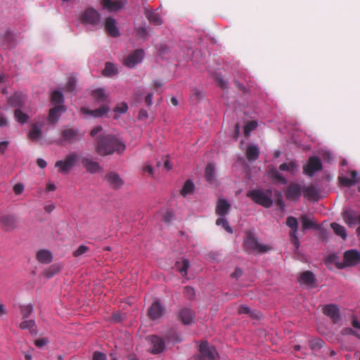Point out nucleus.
<instances>
[{"label":"nucleus","instance_id":"1","mask_svg":"<svg viewBox=\"0 0 360 360\" xmlns=\"http://www.w3.org/2000/svg\"><path fill=\"white\" fill-rule=\"evenodd\" d=\"M126 148L125 144L118 138L110 134L102 135L97 139L96 150L101 156L122 153Z\"/></svg>","mask_w":360,"mask_h":360},{"label":"nucleus","instance_id":"2","mask_svg":"<svg viewBox=\"0 0 360 360\" xmlns=\"http://www.w3.org/2000/svg\"><path fill=\"white\" fill-rule=\"evenodd\" d=\"M243 249L248 254H263L272 250L269 245L259 243L257 238L250 230L245 231L243 241Z\"/></svg>","mask_w":360,"mask_h":360},{"label":"nucleus","instance_id":"3","mask_svg":"<svg viewBox=\"0 0 360 360\" xmlns=\"http://www.w3.org/2000/svg\"><path fill=\"white\" fill-rule=\"evenodd\" d=\"M291 229L289 231L290 240L292 245L295 248V252L300 248L299 238L304 234L305 230L309 228H313L319 231V238L322 240H326L327 238V231L323 226H302L299 230V226H290Z\"/></svg>","mask_w":360,"mask_h":360},{"label":"nucleus","instance_id":"4","mask_svg":"<svg viewBox=\"0 0 360 360\" xmlns=\"http://www.w3.org/2000/svg\"><path fill=\"white\" fill-rule=\"evenodd\" d=\"M199 353L193 356L194 360H219L220 356L216 347L207 340H202L198 345Z\"/></svg>","mask_w":360,"mask_h":360},{"label":"nucleus","instance_id":"5","mask_svg":"<svg viewBox=\"0 0 360 360\" xmlns=\"http://www.w3.org/2000/svg\"><path fill=\"white\" fill-rule=\"evenodd\" d=\"M247 196L255 203L266 208L270 207L273 204L272 191L270 189L250 191L247 193Z\"/></svg>","mask_w":360,"mask_h":360},{"label":"nucleus","instance_id":"6","mask_svg":"<svg viewBox=\"0 0 360 360\" xmlns=\"http://www.w3.org/2000/svg\"><path fill=\"white\" fill-rule=\"evenodd\" d=\"M79 159L76 153H71L66 155L63 160H58L56 162L55 167L58 168V172L62 174H68L71 169L75 165Z\"/></svg>","mask_w":360,"mask_h":360},{"label":"nucleus","instance_id":"7","mask_svg":"<svg viewBox=\"0 0 360 360\" xmlns=\"http://www.w3.org/2000/svg\"><path fill=\"white\" fill-rule=\"evenodd\" d=\"M84 132H80L78 129L66 128L60 132V141L73 143L79 141L84 136Z\"/></svg>","mask_w":360,"mask_h":360},{"label":"nucleus","instance_id":"8","mask_svg":"<svg viewBox=\"0 0 360 360\" xmlns=\"http://www.w3.org/2000/svg\"><path fill=\"white\" fill-rule=\"evenodd\" d=\"M323 313L328 316L334 324L338 323L341 320L340 308L335 304L324 305L323 307Z\"/></svg>","mask_w":360,"mask_h":360},{"label":"nucleus","instance_id":"9","mask_svg":"<svg viewBox=\"0 0 360 360\" xmlns=\"http://www.w3.org/2000/svg\"><path fill=\"white\" fill-rule=\"evenodd\" d=\"M146 340L150 342L152 348L150 352L153 354H158L162 353L165 349V340L156 335H149Z\"/></svg>","mask_w":360,"mask_h":360},{"label":"nucleus","instance_id":"10","mask_svg":"<svg viewBox=\"0 0 360 360\" xmlns=\"http://www.w3.org/2000/svg\"><path fill=\"white\" fill-rule=\"evenodd\" d=\"M322 169V164L320 159L317 157H310L308 164L304 166V173L309 176H312L315 172Z\"/></svg>","mask_w":360,"mask_h":360},{"label":"nucleus","instance_id":"11","mask_svg":"<svg viewBox=\"0 0 360 360\" xmlns=\"http://www.w3.org/2000/svg\"><path fill=\"white\" fill-rule=\"evenodd\" d=\"M100 13L93 8H88L82 15V21L84 23L96 25L99 23Z\"/></svg>","mask_w":360,"mask_h":360},{"label":"nucleus","instance_id":"12","mask_svg":"<svg viewBox=\"0 0 360 360\" xmlns=\"http://www.w3.org/2000/svg\"><path fill=\"white\" fill-rule=\"evenodd\" d=\"M143 55L144 52L142 49H136L124 58L123 64L128 68H134L142 60Z\"/></svg>","mask_w":360,"mask_h":360},{"label":"nucleus","instance_id":"13","mask_svg":"<svg viewBox=\"0 0 360 360\" xmlns=\"http://www.w3.org/2000/svg\"><path fill=\"white\" fill-rule=\"evenodd\" d=\"M360 263V252L352 249L344 253V264L346 266H354Z\"/></svg>","mask_w":360,"mask_h":360},{"label":"nucleus","instance_id":"14","mask_svg":"<svg viewBox=\"0 0 360 360\" xmlns=\"http://www.w3.org/2000/svg\"><path fill=\"white\" fill-rule=\"evenodd\" d=\"M178 319L184 325H191L195 321V313L192 309L185 307L180 310Z\"/></svg>","mask_w":360,"mask_h":360},{"label":"nucleus","instance_id":"15","mask_svg":"<svg viewBox=\"0 0 360 360\" xmlns=\"http://www.w3.org/2000/svg\"><path fill=\"white\" fill-rule=\"evenodd\" d=\"M342 216L347 225H360V214L353 210H345Z\"/></svg>","mask_w":360,"mask_h":360},{"label":"nucleus","instance_id":"16","mask_svg":"<svg viewBox=\"0 0 360 360\" xmlns=\"http://www.w3.org/2000/svg\"><path fill=\"white\" fill-rule=\"evenodd\" d=\"M164 312V308L160 304L159 300H156L148 309V314L149 319L151 320H157L160 319Z\"/></svg>","mask_w":360,"mask_h":360},{"label":"nucleus","instance_id":"17","mask_svg":"<svg viewBox=\"0 0 360 360\" xmlns=\"http://www.w3.org/2000/svg\"><path fill=\"white\" fill-rule=\"evenodd\" d=\"M66 111V108L64 105H58L49 110L48 116V121L51 124H56L60 115Z\"/></svg>","mask_w":360,"mask_h":360},{"label":"nucleus","instance_id":"18","mask_svg":"<svg viewBox=\"0 0 360 360\" xmlns=\"http://www.w3.org/2000/svg\"><path fill=\"white\" fill-rule=\"evenodd\" d=\"M105 180L111 188L115 190L121 188L124 184L119 174L113 172L108 173L105 176Z\"/></svg>","mask_w":360,"mask_h":360},{"label":"nucleus","instance_id":"19","mask_svg":"<svg viewBox=\"0 0 360 360\" xmlns=\"http://www.w3.org/2000/svg\"><path fill=\"white\" fill-rule=\"evenodd\" d=\"M80 161L88 172L95 174L98 173L101 170L99 163L94 161L91 158L83 157L80 159Z\"/></svg>","mask_w":360,"mask_h":360},{"label":"nucleus","instance_id":"20","mask_svg":"<svg viewBox=\"0 0 360 360\" xmlns=\"http://www.w3.org/2000/svg\"><path fill=\"white\" fill-rule=\"evenodd\" d=\"M124 5L122 0H102L101 6L105 10L109 12H115L121 9Z\"/></svg>","mask_w":360,"mask_h":360},{"label":"nucleus","instance_id":"21","mask_svg":"<svg viewBox=\"0 0 360 360\" xmlns=\"http://www.w3.org/2000/svg\"><path fill=\"white\" fill-rule=\"evenodd\" d=\"M105 29L107 34L112 37H117L120 34L116 20L113 18L108 17L105 19Z\"/></svg>","mask_w":360,"mask_h":360},{"label":"nucleus","instance_id":"22","mask_svg":"<svg viewBox=\"0 0 360 360\" xmlns=\"http://www.w3.org/2000/svg\"><path fill=\"white\" fill-rule=\"evenodd\" d=\"M302 194L301 187L299 184H290L285 191V197L290 200H295L300 197Z\"/></svg>","mask_w":360,"mask_h":360},{"label":"nucleus","instance_id":"23","mask_svg":"<svg viewBox=\"0 0 360 360\" xmlns=\"http://www.w3.org/2000/svg\"><path fill=\"white\" fill-rule=\"evenodd\" d=\"M26 96L22 93H15L8 98V103L12 107L22 108L25 105Z\"/></svg>","mask_w":360,"mask_h":360},{"label":"nucleus","instance_id":"24","mask_svg":"<svg viewBox=\"0 0 360 360\" xmlns=\"http://www.w3.org/2000/svg\"><path fill=\"white\" fill-rule=\"evenodd\" d=\"M300 281L303 282L311 288H315L316 279L313 272L311 271H305L302 272L300 276Z\"/></svg>","mask_w":360,"mask_h":360},{"label":"nucleus","instance_id":"25","mask_svg":"<svg viewBox=\"0 0 360 360\" xmlns=\"http://www.w3.org/2000/svg\"><path fill=\"white\" fill-rule=\"evenodd\" d=\"M108 110L109 108L107 105H103L95 110H89L84 107L81 108V112L83 114L89 115L94 117H100L105 115Z\"/></svg>","mask_w":360,"mask_h":360},{"label":"nucleus","instance_id":"26","mask_svg":"<svg viewBox=\"0 0 360 360\" xmlns=\"http://www.w3.org/2000/svg\"><path fill=\"white\" fill-rule=\"evenodd\" d=\"M338 181L341 185L349 187L355 185L359 181V179H357V172L353 170L351 172V178H347L346 176H339Z\"/></svg>","mask_w":360,"mask_h":360},{"label":"nucleus","instance_id":"27","mask_svg":"<svg viewBox=\"0 0 360 360\" xmlns=\"http://www.w3.org/2000/svg\"><path fill=\"white\" fill-rule=\"evenodd\" d=\"M37 259L42 264H49L53 261L52 253L48 250H40L36 255Z\"/></svg>","mask_w":360,"mask_h":360},{"label":"nucleus","instance_id":"28","mask_svg":"<svg viewBox=\"0 0 360 360\" xmlns=\"http://www.w3.org/2000/svg\"><path fill=\"white\" fill-rule=\"evenodd\" d=\"M41 124L38 123L33 124L28 134L29 138L32 141H38L41 138Z\"/></svg>","mask_w":360,"mask_h":360},{"label":"nucleus","instance_id":"29","mask_svg":"<svg viewBox=\"0 0 360 360\" xmlns=\"http://www.w3.org/2000/svg\"><path fill=\"white\" fill-rule=\"evenodd\" d=\"M304 195L310 200H317L319 198V191L315 186L311 185L303 189Z\"/></svg>","mask_w":360,"mask_h":360},{"label":"nucleus","instance_id":"30","mask_svg":"<svg viewBox=\"0 0 360 360\" xmlns=\"http://www.w3.org/2000/svg\"><path fill=\"white\" fill-rule=\"evenodd\" d=\"M62 269V266L60 264H53L51 265L48 269L43 271V275L46 278H51L55 275L58 274Z\"/></svg>","mask_w":360,"mask_h":360},{"label":"nucleus","instance_id":"31","mask_svg":"<svg viewBox=\"0 0 360 360\" xmlns=\"http://www.w3.org/2000/svg\"><path fill=\"white\" fill-rule=\"evenodd\" d=\"M229 208L230 205L224 199H219L217 202L216 212L219 216H225Z\"/></svg>","mask_w":360,"mask_h":360},{"label":"nucleus","instance_id":"32","mask_svg":"<svg viewBox=\"0 0 360 360\" xmlns=\"http://www.w3.org/2000/svg\"><path fill=\"white\" fill-rule=\"evenodd\" d=\"M326 264H334L336 266V267L339 269H342L345 267V264H344V262H340L339 256L335 253L330 254L327 257L326 259Z\"/></svg>","mask_w":360,"mask_h":360},{"label":"nucleus","instance_id":"33","mask_svg":"<svg viewBox=\"0 0 360 360\" xmlns=\"http://www.w3.org/2000/svg\"><path fill=\"white\" fill-rule=\"evenodd\" d=\"M146 17L150 23L154 25H159L162 23V20L160 15L154 11H147L146 12Z\"/></svg>","mask_w":360,"mask_h":360},{"label":"nucleus","instance_id":"34","mask_svg":"<svg viewBox=\"0 0 360 360\" xmlns=\"http://www.w3.org/2000/svg\"><path fill=\"white\" fill-rule=\"evenodd\" d=\"M259 150L255 146H250L246 150V157L249 161H255L259 158Z\"/></svg>","mask_w":360,"mask_h":360},{"label":"nucleus","instance_id":"35","mask_svg":"<svg viewBox=\"0 0 360 360\" xmlns=\"http://www.w3.org/2000/svg\"><path fill=\"white\" fill-rule=\"evenodd\" d=\"M1 37L4 45L6 46L8 49H12L15 46L13 35L11 32L6 31Z\"/></svg>","mask_w":360,"mask_h":360},{"label":"nucleus","instance_id":"36","mask_svg":"<svg viewBox=\"0 0 360 360\" xmlns=\"http://www.w3.org/2000/svg\"><path fill=\"white\" fill-rule=\"evenodd\" d=\"M205 175L206 180L210 183L212 184L215 181V169L214 166L212 164H208L206 166L205 170Z\"/></svg>","mask_w":360,"mask_h":360},{"label":"nucleus","instance_id":"37","mask_svg":"<svg viewBox=\"0 0 360 360\" xmlns=\"http://www.w3.org/2000/svg\"><path fill=\"white\" fill-rule=\"evenodd\" d=\"M117 72V68L113 63L107 62L103 70V75L105 77H112L116 75Z\"/></svg>","mask_w":360,"mask_h":360},{"label":"nucleus","instance_id":"38","mask_svg":"<svg viewBox=\"0 0 360 360\" xmlns=\"http://www.w3.org/2000/svg\"><path fill=\"white\" fill-rule=\"evenodd\" d=\"M194 184L191 180H186L180 191V193L183 196H186L188 194H191L194 191Z\"/></svg>","mask_w":360,"mask_h":360},{"label":"nucleus","instance_id":"39","mask_svg":"<svg viewBox=\"0 0 360 360\" xmlns=\"http://www.w3.org/2000/svg\"><path fill=\"white\" fill-rule=\"evenodd\" d=\"M325 342L320 338H316L309 342V347L311 350L318 351L324 345Z\"/></svg>","mask_w":360,"mask_h":360},{"label":"nucleus","instance_id":"40","mask_svg":"<svg viewBox=\"0 0 360 360\" xmlns=\"http://www.w3.org/2000/svg\"><path fill=\"white\" fill-rule=\"evenodd\" d=\"M14 116L15 120L21 123L24 124L26 123L29 120V116L24 113L20 109L18 108L14 112Z\"/></svg>","mask_w":360,"mask_h":360},{"label":"nucleus","instance_id":"41","mask_svg":"<svg viewBox=\"0 0 360 360\" xmlns=\"http://www.w3.org/2000/svg\"><path fill=\"white\" fill-rule=\"evenodd\" d=\"M20 309L23 319L29 318L33 312V305L31 304L27 305H20Z\"/></svg>","mask_w":360,"mask_h":360},{"label":"nucleus","instance_id":"42","mask_svg":"<svg viewBox=\"0 0 360 360\" xmlns=\"http://www.w3.org/2000/svg\"><path fill=\"white\" fill-rule=\"evenodd\" d=\"M51 101L53 103L58 105H63V95L58 90H56L51 94Z\"/></svg>","mask_w":360,"mask_h":360},{"label":"nucleus","instance_id":"43","mask_svg":"<svg viewBox=\"0 0 360 360\" xmlns=\"http://www.w3.org/2000/svg\"><path fill=\"white\" fill-rule=\"evenodd\" d=\"M302 225H320L317 221L315 220L314 217L312 215H302L301 217Z\"/></svg>","mask_w":360,"mask_h":360},{"label":"nucleus","instance_id":"44","mask_svg":"<svg viewBox=\"0 0 360 360\" xmlns=\"http://www.w3.org/2000/svg\"><path fill=\"white\" fill-rule=\"evenodd\" d=\"M1 221L4 225H12L17 223V218L13 214H4L1 217Z\"/></svg>","mask_w":360,"mask_h":360},{"label":"nucleus","instance_id":"45","mask_svg":"<svg viewBox=\"0 0 360 360\" xmlns=\"http://www.w3.org/2000/svg\"><path fill=\"white\" fill-rule=\"evenodd\" d=\"M297 165L295 162H291L288 164H287V163L281 164L279 166V169L281 171H288L291 174H294L297 169Z\"/></svg>","mask_w":360,"mask_h":360},{"label":"nucleus","instance_id":"46","mask_svg":"<svg viewBox=\"0 0 360 360\" xmlns=\"http://www.w3.org/2000/svg\"><path fill=\"white\" fill-rule=\"evenodd\" d=\"M92 96L94 98L99 101H104L107 98L105 91L103 89H98L93 91Z\"/></svg>","mask_w":360,"mask_h":360},{"label":"nucleus","instance_id":"47","mask_svg":"<svg viewBox=\"0 0 360 360\" xmlns=\"http://www.w3.org/2000/svg\"><path fill=\"white\" fill-rule=\"evenodd\" d=\"M184 296L191 301L195 300V290L193 287L190 285H186L184 288Z\"/></svg>","mask_w":360,"mask_h":360},{"label":"nucleus","instance_id":"48","mask_svg":"<svg viewBox=\"0 0 360 360\" xmlns=\"http://www.w3.org/2000/svg\"><path fill=\"white\" fill-rule=\"evenodd\" d=\"M269 174L271 178L277 180L283 184L286 183L285 179L278 172L276 169H271L269 170Z\"/></svg>","mask_w":360,"mask_h":360},{"label":"nucleus","instance_id":"49","mask_svg":"<svg viewBox=\"0 0 360 360\" xmlns=\"http://www.w3.org/2000/svg\"><path fill=\"white\" fill-rule=\"evenodd\" d=\"M269 174L271 178L277 180L283 184L286 183L285 179L278 172L276 169H271L269 170Z\"/></svg>","mask_w":360,"mask_h":360},{"label":"nucleus","instance_id":"50","mask_svg":"<svg viewBox=\"0 0 360 360\" xmlns=\"http://www.w3.org/2000/svg\"><path fill=\"white\" fill-rule=\"evenodd\" d=\"M257 126L256 121H250L245 124L244 127V134L246 136H249L250 133L254 130Z\"/></svg>","mask_w":360,"mask_h":360},{"label":"nucleus","instance_id":"51","mask_svg":"<svg viewBox=\"0 0 360 360\" xmlns=\"http://www.w3.org/2000/svg\"><path fill=\"white\" fill-rule=\"evenodd\" d=\"M35 326H36V323L33 319H30V320L25 319V321H22L20 323L19 327L22 330H26V329L30 330V329H31V328L35 327Z\"/></svg>","mask_w":360,"mask_h":360},{"label":"nucleus","instance_id":"52","mask_svg":"<svg viewBox=\"0 0 360 360\" xmlns=\"http://www.w3.org/2000/svg\"><path fill=\"white\" fill-rule=\"evenodd\" d=\"M334 229L336 235L340 236L342 239L345 240L347 238V232L344 226H331Z\"/></svg>","mask_w":360,"mask_h":360},{"label":"nucleus","instance_id":"53","mask_svg":"<svg viewBox=\"0 0 360 360\" xmlns=\"http://www.w3.org/2000/svg\"><path fill=\"white\" fill-rule=\"evenodd\" d=\"M76 79L74 77H69L66 84L65 89L68 92H72L75 89Z\"/></svg>","mask_w":360,"mask_h":360},{"label":"nucleus","instance_id":"54","mask_svg":"<svg viewBox=\"0 0 360 360\" xmlns=\"http://www.w3.org/2000/svg\"><path fill=\"white\" fill-rule=\"evenodd\" d=\"M189 267V261L187 259H184L182 261V265L181 266H179V271L181 274L183 276L187 275V271Z\"/></svg>","mask_w":360,"mask_h":360},{"label":"nucleus","instance_id":"55","mask_svg":"<svg viewBox=\"0 0 360 360\" xmlns=\"http://www.w3.org/2000/svg\"><path fill=\"white\" fill-rule=\"evenodd\" d=\"M89 250V247L82 245L79 246V248L73 252L72 255L74 257H78L82 255L83 254L87 252Z\"/></svg>","mask_w":360,"mask_h":360},{"label":"nucleus","instance_id":"56","mask_svg":"<svg viewBox=\"0 0 360 360\" xmlns=\"http://www.w3.org/2000/svg\"><path fill=\"white\" fill-rule=\"evenodd\" d=\"M238 313L239 314H250V316L251 317H253L255 311H252L250 308L246 305H240L238 307Z\"/></svg>","mask_w":360,"mask_h":360},{"label":"nucleus","instance_id":"57","mask_svg":"<svg viewBox=\"0 0 360 360\" xmlns=\"http://www.w3.org/2000/svg\"><path fill=\"white\" fill-rule=\"evenodd\" d=\"M128 110V105L126 103L123 102L117 105L115 108L114 111L117 113H124Z\"/></svg>","mask_w":360,"mask_h":360},{"label":"nucleus","instance_id":"58","mask_svg":"<svg viewBox=\"0 0 360 360\" xmlns=\"http://www.w3.org/2000/svg\"><path fill=\"white\" fill-rule=\"evenodd\" d=\"M342 335H354L360 340V334L358 333L356 330H354L352 328H349V327L345 328L342 331Z\"/></svg>","mask_w":360,"mask_h":360},{"label":"nucleus","instance_id":"59","mask_svg":"<svg viewBox=\"0 0 360 360\" xmlns=\"http://www.w3.org/2000/svg\"><path fill=\"white\" fill-rule=\"evenodd\" d=\"M214 79L216 82L218 84V85L221 86L223 89L227 87V82L225 81L221 75H216L214 77Z\"/></svg>","mask_w":360,"mask_h":360},{"label":"nucleus","instance_id":"60","mask_svg":"<svg viewBox=\"0 0 360 360\" xmlns=\"http://www.w3.org/2000/svg\"><path fill=\"white\" fill-rule=\"evenodd\" d=\"M49 343V339L47 338H43L34 341V345L39 347L41 348L44 346L46 345Z\"/></svg>","mask_w":360,"mask_h":360},{"label":"nucleus","instance_id":"61","mask_svg":"<svg viewBox=\"0 0 360 360\" xmlns=\"http://www.w3.org/2000/svg\"><path fill=\"white\" fill-rule=\"evenodd\" d=\"M93 360H107V357L104 353L96 351L93 354Z\"/></svg>","mask_w":360,"mask_h":360},{"label":"nucleus","instance_id":"62","mask_svg":"<svg viewBox=\"0 0 360 360\" xmlns=\"http://www.w3.org/2000/svg\"><path fill=\"white\" fill-rule=\"evenodd\" d=\"M243 274V269L237 266L236 267L234 271L231 274V277L233 278L238 279L240 276H242Z\"/></svg>","mask_w":360,"mask_h":360},{"label":"nucleus","instance_id":"63","mask_svg":"<svg viewBox=\"0 0 360 360\" xmlns=\"http://www.w3.org/2000/svg\"><path fill=\"white\" fill-rule=\"evenodd\" d=\"M191 96L192 98H195L198 100L202 97V92L198 89L194 88L192 89Z\"/></svg>","mask_w":360,"mask_h":360},{"label":"nucleus","instance_id":"64","mask_svg":"<svg viewBox=\"0 0 360 360\" xmlns=\"http://www.w3.org/2000/svg\"><path fill=\"white\" fill-rule=\"evenodd\" d=\"M24 191V186L22 184H16L13 186V192L16 195H20Z\"/></svg>","mask_w":360,"mask_h":360}]
</instances>
